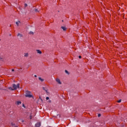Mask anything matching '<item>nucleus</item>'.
<instances>
[{"label":"nucleus","mask_w":127,"mask_h":127,"mask_svg":"<svg viewBox=\"0 0 127 127\" xmlns=\"http://www.w3.org/2000/svg\"><path fill=\"white\" fill-rule=\"evenodd\" d=\"M25 97L27 98H32V95H31V92L27 91L25 92Z\"/></svg>","instance_id":"obj_1"},{"label":"nucleus","mask_w":127,"mask_h":127,"mask_svg":"<svg viewBox=\"0 0 127 127\" xmlns=\"http://www.w3.org/2000/svg\"><path fill=\"white\" fill-rule=\"evenodd\" d=\"M13 89L14 90H16L17 88H19V83H18L17 85L16 84H13L12 86Z\"/></svg>","instance_id":"obj_2"},{"label":"nucleus","mask_w":127,"mask_h":127,"mask_svg":"<svg viewBox=\"0 0 127 127\" xmlns=\"http://www.w3.org/2000/svg\"><path fill=\"white\" fill-rule=\"evenodd\" d=\"M41 126V123H37L35 124L36 127H40Z\"/></svg>","instance_id":"obj_3"},{"label":"nucleus","mask_w":127,"mask_h":127,"mask_svg":"<svg viewBox=\"0 0 127 127\" xmlns=\"http://www.w3.org/2000/svg\"><path fill=\"white\" fill-rule=\"evenodd\" d=\"M56 82H57V83H58V84H59L60 85H61L62 83L61 81H60V79H59V78H57L56 79Z\"/></svg>","instance_id":"obj_4"},{"label":"nucleus","mask_w":127,"mask_h":127,"mask_svg":"<svg viewBox=\"0 0 127 127\" xmlns=\"http://www.w3.org/2000/svg\"><path fill=\"white\" fill-rule=\"evenodd\" d=\"M36 51L38 54H42V52L40 50H37Z\"/></svg>","instance_id":"obj_5"},{"label":"nucleus","mask_w":127,"mask_h":127,"mask_svg":"<svg viewBox=\"0 0 127 127\" xmlns=\"http://www.w3.org/2000/svg\"><path fill=\"white\" fill-rule=\"evenodd\" d=\"M61 28H62V29H63L64 31L67 30V28H66V27H65L62 26V27H61Z\"/></svg>","instance_id":"obj_6"},{"label":"nucleus","mask_w":127,"mask_h":127,"mask_svg":"<svg viewBox=\"0 0 127 127\" xmlns=\"http://www.w3.org/2000/svg\"><path fill=\"white\" fill-rule=\"evenodd\" d=\"M16 104L17 106H19V105H21V101H17Z\"/></svg>","instance_id":"obj_7"},{"label":"nucleus","mask_w":127,"mask_h":127,"mask_svg":"<svg viewBox=\"0 0 127 127\" xmlns=\"http://www.w3.org/2000/svg\"><path fill=\"white\" fill-rule=\"evenodd\" d=\"M35 11L36 12H39V11H40V9H35Z\"/></svg>","instance_id":"obj_8"},{"label":"nucleus","mask_w":127,"mask_h":127,"mask_svg":"<svg viewBox=\"0 0 127 127\" xmlns=\"http://www.w3.org/2000/svg\"><path fill=\"white\" fill-rule=\"evenodd\" d=\"M17 36L18 37L21 38V37H22V34H21L20 33H18V35H17Z\"/></svg>","instance_id":"obj_9"},{"label":"nucleus","mask_w":127,"mask_h":127,"mask_svg":"<svg viewBox=\"0 0 127 127\" xmlns=\"http://www.w3.org/2000/svg\"><path fill=\"white\" fill-rule=\"evenodd\" d=\"M39 80L41 81V82H43V81H44V79H42L41 77H39Z\"/></svg>","instance_id":"obj_10"},{"label":"nucleus","mask_w":127,"mask_h":127,"mask_svg":"<svg viewBox=\"0 0 127 127\" xmlns=\"http://www.w3.org/2000/svg\"><path fill=\"white\" fill-rule=\"evenodd\" d=\"M43 90H44V91H45V92H46V93H48V92L47 91V89L45 87H43Z\"/></svg>","instance_id":"obj_11"},{"label":"nucleus","mask_w":127,"mask_h":127,"mask_svg":"<svg viewBox=\"0 0 127 127\" xmlns=\"http://www.w3.org/2000/svg\"><path fill=\"white\" fill-rule=\"evenodd\" d=\"M19 23H20V21L18 22H16V24L17 26H18V25H19Z\"/></svg>","instance_id":"obj_12"},{"label":"nucleus","mask_w":127,"mask_h":127,"mask_svg":"<svg viewBox=\"0 0 127 127\" xmlns=\"http://www.w3.org/2000/svg\"><path fill=\"white\" fill-rule=\"evenodd\" d=\"M8 89L9 90H11V91H14L13 88H12V87H8Z\"/></svg>","instance_id":"obj_13"},{"label":"nucleus","mask_w":127,"mask_h":127,"mask_svg":"<svg viewBox=\"0 0 127 127\" xmlns=\"http://www.w3.org/2000/svg\"><path fill=\"white\" fill-rule=\"evenodd\" d=\"M25 57H28V53H26L24 55Z\"/></svg>","instance_id":"obj_14"},{"label":"nucleus","mask_w":127,"mask_h":127,"mask_svg":"<svg viewBox=\"0 0 127 127\" xmlns=\"http://www.w3.org/2000/svg\"><path fill=\"white\" fill-rule=\"evenodd\" d=\"M65 73H66V74H67V75H69V72L68 71V70H65Z\"/></svg>","instance_id":"obj_15"},{"label":"nucleus","mask_w":127,"mask_h":127,"mask_svg":"<svg viewBox=\"0 0 127 127\" xmlns=\"http://www.w3.org/2000/svg\"><path fill=\"white\" fill-rule=\"evenodd\" d=\"M29 33H30V34H32V35L34 34V33L32 31H30Z\"/></svg>","instance_id":"obj_16"},{"label":"nucleus","mask_w":127,"mask_h":127,"mask_svg":"<svg viewBox=\"0 0 127 127\" xmlns=\"http://www.w3.org/2000/svg\"><path fill=\"white\" fill-rule=\"evenodd\" d=\"M122 102V100H119L118 101V103H121Z\"/></svg>","instance_id":"obj_17"},{"label":"nucleus","mask_w":127,"mask_h":127,"mask_svg":"<svg viewBox=\"0 0 127 127\" xmlns=\"http://www.w3.org/2000/svg\"><path fill=\"white\" fill-rule=\"evenodd\" d=\"M78 58L79 59H81L82 58V57L81 56H79Z\"/></svg>","instance_id":"obj_18"},{"label":"nucleus","mask_w":127,"mask_h":127,"mask_svg":"<svg viewBox=\"0 0 127 127\" xmlns=\"http://www.w3.org/2000/svg\"><path fill=\"white\" fill-rule=\"evenodd\" d=\"M24 6H25V7H26V6H27V4L25 3V4H24Z\"/></svg>","instance_id":"obj_19"},{"label":"nucleus","mask_w":127,"mask_h":127,"mask_svg":"<svg viewBox=\"0 0 127 127\" xmlns=\"http://www.w3.org/2000/svg\"><path fill=\"white\" fill-rule=\"evenodd\" d=\"M100 117H101V114H99L98 115V117L100 118Z\"/></svg>","instance_id":"obj_20"},{"label":"nucleus","mask_w":127,"mask_h":127,"mask_svg":"<svg viewBox=\"0 0 127 127\" xmlns=\"http://www.w3.org/2000/svg\"><path fill=\"white\" fill-rule=\"evenodd\" d=\"M21 122L22 123H23V122H24V121H23V120H21Z\"/></svg>","instance_id":"obj_21"},{"label":"nucleus","mask_w":127,"mask_h":127,"mask_svg":"<svg viewBox=\"0 0 127 127\" xmlns=\"http://www.w3.org/2000/svg\"><path fill=\"white\" fill-rule=\"evenodd\" d=\"M46 99V100H48L49 99V97H47Z\"/></svg>","instance_id":"obj_22"},{"label":"nucleus","mask_w":127,"mask_h":127,"mask_svg":"<svg viewBox=\"0 0 127 127\" xmlns=\"http://www.w3.org/2000/svg\"><path fill=\"white\" fill-rule=\"evenodd\" d=\"M12 72L14 71V69H12Z\"/></svg>","instance_id":"obj_23"},{"label":"nucleus","mask_w":127,"mask_h":127,"mask_svg":"<svg viewBox=\"0 0 127 127\" xmlns=\"http://www.w3.org/2000/svg\"><path fill=\"white\" fill-rule=\"evenodd\" d=\"M34 77H37V75H34Z\"/></svg>","instance_id":"obj_24"},{"label":"nucleus","mask_w":127,"mask_h":127,"mask_svg":"<svg viewBox=\"0 0 127 127\" xmlns=\"http://www.w3.org/2000/svg\"><path fill=\"white\" fill-rule=\"evenodd\" d=\"M49 103H51V100L49 101Z\"/></svg>","instance_id":"obj_25"},{"label":"nucleus","mask_w":127,"mask_h":127,"mask_svg":"<svg viewBox=\"0 0 127 127\" xmlns=\"http://www.w3.org/2000/svg\"><path fill=\"white\" fill-rule=\"evenodd\" d=\"M12 126H15V125L13 124V123H12Z\"/></svg>","instance_id":"obj_26"},{"label":"nucleus","mask_w":127,"mask_h":127,"mask_svg":"<svg viewBox=\"0 0 127 127\" xmlns=\"http://www.w3.org/2000/svg\"><path fill=\"white\" fill-rule=\"evenodd\" d=\"M31 119H32V118H31V116H30V120H31Z\"/></svg>","instance_id":"obj_27"},{"label":"nucleus","mask_w":127,"mask_h":127,"mask_svg":"<svg viewBox=\"0 0 127 127\" xmlns=\"http://www.w3.org/2000/svg\"><path fill=\"white\" fill-rule=\"evenodd\" d=\"M23 107H24V104H23Z\"/></svg>","instance_id":"obj_28"}]
</instances>
